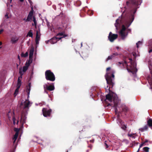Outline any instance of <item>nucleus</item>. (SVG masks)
I'll list each match as a JSON object with an SVG mask.
<instances>
[{"label": "nucleus", "mask_w": 152, "mask_h": 152, "mask_svg": "<svg viewBox=\"0 0 152 152\" xmlns=\"http://www.w3.org/2000/svg\"><path fill=\"white\" fill-rule=\"evenodd\" d=\"M142 0H131L126 2L127 8L123 13L126 12L124 16L122 15L116 20L115 26L117 30L121 28L119 34L122 40H124L129 33H131L132 29L128 28L131 25L134 19V14L137 10L140 7Z\"/></svg>", "instance_id": "obj_1"}, {"label": "nucleus", "mask_w": 152, "mask_h": 152, "mask_svg": "<svg viewBox=\"0 0 152 152\" xmlns=\"http://www.w3.org/2000/svg\"><path fill=\"white\" fill-rule=\"evenodd\" d=\"M104 101L106 103H107V101L111 102V103H107V105L105 107L108 108L107 107L109 108V106H110L114 108L115 111L116 113L118 112L117 107L119 102V100L115 93L112 92H109V93L106 95Z\"/></svg>", "instance_id": "obj_2"}, {"label": "nucleus", "mask_w": 152, "mask_h": 152, "mask_svg": "<svg viewBox=\"0 0 152 152\" xmlns=\"http://www.w3.org/2000/svg\"><path fill=\"white\" fill-rule=\"evenodd\" d=\"M114 72H107L105 75V77L107 81V86L105 87L106 92H112L110 90V88H112L114 83L113 80L114 79Z\"/></svg>", "instance_id": "obj_3"}, {"label": "nucleus", "mask_w": 152, "mask_h": 152, "mask_svg": "<svg viewBox=\"0 0 152 152\" xmlns=\"http://www.w3.org/2000/svg\"><path fill=\"white\" fill-rule=\"evenodd\" d=\"M31 83H29L27 86H26V91L27 92V99H26L25 101L22 100L21 101V104L20 106L21 110L23 111L26 109H28L30 106V102L28 99L29 98V94L31 90Z\"/></svg>", "instance_id": "obj_4"}, {"label": "nucleus", "mask_w": 152, "mask_h": 152, "mask_svg": "<svg viewBox=\"0 0 152 152\" xmlns=\"http://www.w3.org/2000/svg\"><path fill=\"white\" fill-rule=\"evenodd\" d=\"M130 62V65L129 68H127V70L129 72H131L133 76L135 78L137 77L136 73L137 71V69L136 68L137 63L135 61H133L131 58L129 59Z\"/></svg>", "instance_id": "obj_5"}, {"label": "nucleus", "mask_w": 152, "mask_h": 152, "mask_svg": "<svg viewBox=\"0 0 152 152\" xmlns=\"http://www.w3.org/2000/svg\"><path fill=\"white\" fill-rule=\"evenodd\" d=\"M45 78L47 80L54 81L55 80V76L50 70H46L45 72Z\"/></svg>", "instance_id": "obj_6"}, {"label": "nucleus", "mask_w": 152, "mask_h": 152, "mask_svg": "<svg viewBox=\"0 0 152 152\" xmlns=\"http://www.w3.org/2000/svg\"><path fill=\"white\" fill-rule=\"evenodd\" d=\"M97 88L95 87H92L90 90L89 95L90 96L93 98L94 97L98 96L99 95L96 90Z\"/></svg>", "instance_id": "obj_7"}, {"label": "nucleus", "mask_w": 152, "mask_h": 152, "mask_svg": "<svg viewBox=\"0 0 152 152\" xmlns=\"http://www.w3.org/2000/svg\"><path fill=\"white\" fill-rule=\"evenodd\" d=\"M117 123L121 127V128L124 130L125 131L127 128V125L118 117L117 119Z\"/></svg>", "instance_id": "obj_8"}, {"label": "nucleus", "mask_w": 152, "mask_h": 152, "mask_svg": "<svg viewBox=\"0 0 152 152\" xmlns=\"http://www.w3.org/2000/svg\"><path fill=\"white\" fill-rule=\"evenodd\" d=\"M42 112L43 115L45 117H50L52 112V110L50 109L48 110L47 108H43L42 109Z\"/></svg>", "instance_id": "obj_9"}, {"label": "nucleus", "mask_w": 152, "mask_h": 152, "mask_svg": "<svg viewBox=\"0 0 152 152\" xmlns=\"http://www.w3.org/2000/svg\"><path fill=\"white\" fill-rule=\"evenodd\" d=\"M118 37V35L117 34H113L111 32H110L108 36V39L110 42H112L117 38Z\"/></svg>", "instance_id": "obj_10"}, {"label": "nucleus", "mask_w": 152, "mask_h": 152, "mask_svg": "<svg viewBox=\"0 0 152 152\" xmlns=\"http://www.w3.org/2000/svg\"><path fill=\"white\" fill-rule=\"evenodd\" d=\"M44 89H46L47 90L50 91L53 90L55 89V87L53 83L50 85H48L47 84H45L44 85Z\"/></svg>", "instance_id": "obj_11"}, {"label": "nucleus", "mask_w": 152, "mask_h": 152, "mask_svg": "<svg viewBox=\"0 0 152 152\" xmlns=\"http://www.w3.org/2000/svg\"><path fill=\"white\" fill-rule=\"evenodd\" d=\"M40 28L39 27L38 31H37L35 39L36 43L37 45H38L39 43V41L40 37Z\"/></svg>", "instance_id": "obj_12"}, {"label": "nucleus", "mask_w": 152, "mask_h": 152, "mask_svg": "<svg viewBox=\"0 0 152 152\" xmlns=\"http://www.w3.org/2000/svg\"><path fill=\"white\" fill-rule=\"evenodd\" d=\"M31 9L32 10L29 13L26 19V21H28V22L32 20L33 17V8L32 7L31 8Z\"/></svg>", "instance_id": "obj_13"}, {"label": "nucleus", "mask_w": 152, "mask_h": 152, "mask_svg": "<svg viewBox=\"0 0 152 152\" xmlns=\"http://www.w3.org/2000/svg\"><path fill=\"white\" fill-rule=\"evenodd\" d=\"M26 118L27 117L26 115H22L20 120V123L22 124L21 127V128H23V124L26 123Z\"/></svg>", "instance_id": "obj_14"}, {"label": "nucleus", "mask_w": 152, "mask_h": 152, "mask_svg": "<svg viewBox=\"0 0 152 152\" xmlns=\"http://www.w3.org/2000/svg\"><path fill=\"white\" fill-rule=\"evenodd\" d=\"M19 38L16 36H12L11 38V42L12 44H15L18 41Z\"/></svg>", "instance_id": "obj_15"}, {"label": "nucleus", "mask_w": 152, "mask_h": 152, "mask_svg": "<svg viewBox=\"0 0 152 152\" xmlns=\"http://www.w3.org/2000/svg\"><path fill=\"white\" fill-rule=\"evenodd\" d=\"M58 37H53L50 39V42L51 44H54L56 43L58 41Z\"/></svg>", "instance_id": "obj_16"}, {"label": "nucleus", "mask_w": 152, "mask_h": 152, "mask_svg": "<svg viewBox=\"0 0 152 152\" xmlns=\"http://www.w3.org/2000/svg\"><path fill=\"white\" fill-rule=\"evenodd\" d=\"M72 0H65L66 6L67 8L69 10H72V7L70 5Z\"/></svg>", "instance_id": "obj_17"}, {"label": "nucleus", "mask_w": 152, "mask_h": 152, "mask_svg": "<svg viewBox=\"0 0 152 152\" xmlns=\"http://www.w3.org/2000/svg\"><path fill=\"white\" fill-rule=\"evenodd\" d=\"M118 54L117 53H113L112 55L109 56L106 60V61H107L109 60L112 59V58H114L115 56H118Z\"/></svg>", "instance_id": "obj_18"}, {"label": "nucleus", "mask_w": 152, "mask_h": 152, "mask_svg": "<svg viewBox=\"0 0 152 152\" xmlns=\"http://www.w3.org/2000/svg\"><path fill=\"white\" fill-rule=\"evenodd\" d=\"M28 66H27L26 65L24 66L23 68H20L19 69V72H21L22 73L26 72L28 68Z\"/></svg>", "instance_id": "obj_19"}, {"label": "nucleus", "mask_w": 152, "mask_h": 152, "mask_svg": "<svg viewBox=\"0 0 152 152\" xmlns=\"http://www.w3.org/2000/svg\"><path fill=\"white\" fill-rule=\"evenodd\" d=\"M21 85V84H18V83L17 84L16 86L17 88L15 90V91L14 94L15 97L16 96H17V95L18 94L19 92V89H20Z\"/></svg>", "instance_id": "obj_20"}, {"label": "nucleus", "mask_w": 152, "mask_h": 152, "mask_svg": "<svg viewBox=\"0 0 152 152\" xmlns=\"http://www.w3.org/2000/svg\"><path fill=\"white\" fill-rule=\"evenodd\" d=\"M19 73L20 75V76L18 78V81H17V83L18 84H20L21 85V81L20 80V78H22V76L23 74V73L21 72L20 71L19 72Z\"/></svg>", "instance_id": "obj_21"}, {"label": "nucleus", "mask_w": 152, "mask_h": 152, "mask_svg": "<svg viewBox=\"0 0 152 152\" xmlns=\"http://www.w3.org/2000/svg\"><path fill=\"white\" fill-rule=\"evenodd\" d=\"M30 58L29 57V59L26 62L25 65H26L28 66H29L30 64L32 63L33 61V58Z\"/></svg>", "instance_id": "obj_22"}, {"label": "nucleus", "mask_w": 152, "mask_h": 152, "mask_svg": "<svg viewBox=\"0 0 152 152\" xmlns=\"http://www.w3.org/2000/svg\"><path fill=\"white\" fill-rule=\"evenodd\" d=\"M34 48H32L30 50L29 57L31 58H33V56L34 54Z\"/></svg>", "instance_id": "obj_23"}, {"label": "nucleus", "mask_w": 152, "mask_h": 152, "mask_svg": "<svg viewBox=\"0 0 152 152\" xmlns=\"http://www.w3.org/2000/svg\"><path fill=\"white\" fill-rule=\"evenodd\" d=\"M81 4V2L80 0H78L74 2V5L76 7H79Z\"/></svg>", "instance_id": "obj_24"}, {"label": "nucleus", "mask_w": 152, "mask_h": 152, "mask_svg": "<svg viewBox=\"0 0 152 152\" xmlns=\"http://www.w3.org/2000/svg\"><path fill=\"white\" fill-rule=\"evenodd\" d=\"M7 21V19H5L3 20L1 24L0 25V28H2L3 26H5L7 25V24L6 21Z\"/></svg>", "instance_id": "obj_25"}, {"label": "nucleus", "mask_w": 152, "mask_h": 152, "mask_svg": "<svg viewBox=\"0 0 152 152\" xmlns=\"http://www.w3.org/2000/svg\"><path fill=\"white\" fill-rule=\"evenodd\" d=\"M148 129V125H147L144 127L139 129V130H140L141 132H143L145 131H147Z\"/></svg>", "instance_id": "obj_26"}, {"label": "nucleus", "mask_w": 152, "mask_h": 152, "mask_svg": "<svg viewBox=\"0 0 152 152\" xmlns=\"http://www.w3.org/2000/svg\"><path fill=\"white\" fill-rule=\"evenodd\" d=\"M148 125L149 127H152V119L150 118L147 121Z\"/></svg>", "instance_id": "obj_27"}, {"label": "nucleus", "mask_w": 152, "mask_h": 152, "mask_svg": "<svg viewBox=\"0 0 152 152\" xmlns=\"http://www.w3.org/2000/svg\"><path fill=\"white\" fill-rule=\"evenodd\" d=\"M33 36V34L32 31L31 30H30L28 32L27 34V36H28L30 37H32Z\"/></svg>", "instance_id": "obj_28"}, {"label": "nucleus", "mask_w": 152, "mask_h": 152, "mask_svg": "<svg viewBox=\"0 0 152 152\" xmlns=\"http://www.w3.org/2000/svg\"><path fill=\"white\" fill-rule=\"evenodd\" d=\"M148 45L149 48H152V39H151L148 41Z\"/></svg>", "instance_id": "obj_29"}, {"label": "nucleus", "mask_w": 152, "mask_h": 152, "mask_svg": "<svg viewBox=\"0 0 152 152\" xmlns=\"http://www.w3.org/2000/svg\"><path fill=\"white\" fill-rule=\"evenodd\" d=\"M18 134H15L13 138H12V139L13 140V143L14 144L15 143V142L17 138H18Z\"/></svg>", "instance_id": "obj_30"}, {"label": "nucleus", "mask_w": 152, "mask_h": 152, "mask_svg": "<svg viewBox=\"0 0 152 152\" xmlns=\"http://www.w3.org/2000/svg\"><path fill=\"white\" fill-rule=\"evenodd\" d=\"M33 21L34 22V24L33 23H32V26H34V25L36 28L37 25V22L36 20V18L34 16H33Z\"/></svg>", "instance_id": "obj_31"}, {"label": "nucleus", "mask_w": 152, "mask_h": 152, "mask_svg": "<svg viewBox=\"0 0 152 152\" xmlns=\"http://www.w3.org/2000/svg\"><path fill=\"white\" fill-rule=\"evenodd\" d=\"M28 55V53L27 52H26L25 53H22L21 54V56L22 57L25 58L27 57Z\"/></svg>", "instance_id": "obj_32"}, {"label": "nucleus", "mask_w": 152, "mask_h": 152, "mask_svg": "<svg viewBox=\"0 0 152 152\" xmlns=\"http://www.w3.org/2000/svg\"><path fill=\"white\" fill-rule=\"evenodd\" d=\"M134 135H136V133H132V134H128V136L132 137L133 139H135L136 138V136H133Z\"/></svg>", "instance_id": "obj_33"}, {"label": "nucleus", "mask_w": 152, "mask_h": 152, "mask_svg": "<svg viewBox=\"0 0 152 152\" xmlns=\"http://www.w3.org/2000/svg\"><path fill=\"white\" fill-rule=\"evenodd\" d=\"M142 43V42L141 41H138L136 43V45L137 47L138 48L139 47V45H141Z\"/></svg>", "instance_id": "obj_34"}, {"label": "nucleus", "mask_w": 152, "mask_h": 152, "mask_svg": "<svg viewBox=\"0 0 152 152\" xmlns=\"http://www.w3.org/2000/svg\"><path fill=\"white\" fill-rule=\"evenodd\" d=\"M149 148L147 147H145L143 148V152H148Z\"/></svg>", "instance_id": "obj_35"}, {"label": "nucleus", "mask_w": 152, "mask_h": 152, "mask_svg": "<svg viewBox=\"0 0 152 152\" xmlns=\"http://www.w3.org/2000/svg\"><path fill=\"white\" fill-rule=\"evenodd\" d=\"M39 144H41L42 145H44L43 147H44L45 146H46L48 145L49 143L48 142H43L42 143H38Z\"/></svg>", "instance_id": "obj_36"}, {"label": "nucleus", "mask_w": 152, "mask_h": 152, "mask_svg": "<svg viewBox=\"0 0 152 152\" xmlns=\"http://www.w3.org/2000/svg\"><path fill=\"white\" fill-rule=\"evenodd\" d=\"M14 130L16 132L15 134H17L18 135L19 131V129L18 128H14Z\"/></svg>", "instance_id": "obj_37"}, {"label": "nucleus", "mask_w": 152, "mask_h": 152, "mask_svg": "<svg viewBox=\"0 0 152 152\" xmlns=\"http://www.w3.org/2000/svg\"><path fill=\"white\" fill-rule=\"evenodd\" d=\"M87 13L89 15H92L93 14V12L89 10L88 11Z\"/></svg>", "instance_id": "obj_38"}, {"label": "nucleus", "mask_w": 152, "mask_h": 152, "mask_svg": "<svg viewBox=\"0 0 152 152\" xmlns=\"http://www.w3.org/2000/svg\"><path fill=\"white\" fill-rule=\"evenodd\" d=\"M67 36V35L63 34V35L61 37H59L58 40H59L61 39L62 38H65Z\"/></svg>", "instance_id": "obj_39"}, {"label": "nucleus", "mask_w": 152, "mask_h": 152, "mask_svg": "<svg viewBox=\"0 0 152 152\" xmlns=\"http://www.w3.org/2000/svg\"><path fill=\"white\" fill-rule=\"evenodd\" d=\"M64 32H60V33H58L57 34V36H62L63 35V34H64Z\"/></svg>", "instance_id": "obj_40"}, {"label": "nucleus", "mask_w": 152, "mask_h": 152, "mask_svg": "<svg viewBox=\"0 0 152 152\" xmlns=\"http://www.w3.org/2000/svg\"><path fill=\"white\" fill-rule=\"evenodd\" d=\"M104 146L105 147V148L106 149H107L108 148L109 146L106 143V141H105V142L104 144Z\"/></svg>", "instance_id": "obj_41"}, {"label": "nucleus", "mask_w": 152, "mask_h": 152, "mask_svg": "<svg viewBox=\"0 0 152 152\" xmlns=\"http://www.w3.org/2000/svg\"><path fill=\"white\" fill-rule=\"evenodd\" d=\"M46 20L47 22V25L48 27H50V23L48 22L47 20V19H46Z\"/></svg>", "instance_id": "obj_42"}, {"label": "nucleus", "mask_w": 152, "mask_h": 152, "mask_svg": "<svg viewBox=\"0 0 152 152\" xmlns=\"http://www.w3.org/2000/svg\"><path fill=\"white\" fill-rule=\"evenodd\" d=\"M48 29L50 30L51 31H53V27L52 26H50V27H48Z\"/></svg>", "instance_id": "obj_43"}, {"label": "nucleus", "mask_w": 152, "mask_h": 152, "mask_svg": "<svg viewBox=\"0 0 152 152\" xmlns=\"http://www.w3.org/2000/svg\"><path fill=\"white\" fill-rule=\"evenodd\" d=\"M5 16L6 18L7 19L9 18V17L7 13L5 15Z\"/></svg>", "instance_id": "obj_44"}, {"label": "nucleus", "mask_w": 152, "mask_h": 152, "mask_svg": "<svg viewBox=\"0 0 152 152\" xmlns=\"http://www.w3.org/2000/svg\"><path fill=\"white\" fill-rule=\"evenodd\" d=\"M53 9H54L55 10H56V6L55 5H53Z\"/></svg>", "instance_id": "obj_45"}, {"label": "nucleus", "mask_w": 152, "mask_h": 152, "mask_svg": "<svg viewBox=\"0 0 152 152\" xmlns=\"http://www.w3.org/2000/svg\"><path fill=\"white\" fill-rule=\"evenodd\" d=\"M132 55H133V56H134L135 58L136 57V53H132Z\"/></svg>", "instance_id": "obj_46"}, {"label": "nucleus", "mask_w": 152, "mask_h": 152, "mask_svg": "<svg viewBox=\"0 0 152 152\" xmlns=\"http://www.w3.org/2000/svg\"><path fill=\"white\" fill-rule=\"evenodd\" d=\"M28 1L29 2V3L31 5L32 4H33V3L32 2V1H31V0H28Z\"/></svg>", "instance_id": "obj_47"}, {"label": "nucleus", "mask_w": 152, "mask_h": 152, "mask_svg": "<svg viewBox=\"0 0 152 152\" xmlns=\"http://www.w3.org/2000/svg\"><path fill=\"white\" fill-rule=\"evenodd\" d=\"M148 140H147V139H145V141H144V143L145 144L147 142H148Z\"/></svg>", "instance_id": "obj_48"}, {"label": "nucleus", "mask_w": 152, "mask_h": 152, "mask_svg": "<svg viewBox=\"0 0 152 152\" xmlns=\"http://www.w3.org/2000/svg\"><path fill=\"white\" fill-rule=\"evenodd\" d=\"M4 30L3 29H1L0 30V34H1L4 31Z\"/></svg>", "instance_id": "obj_49"}, {"label": "nucleus", "mask_w": 152, "mask_h": 152, "mask_svg": "<svg viewBox=\"0 0 152 152\" xmlns=\"http://www.w3.org/2000/svg\"><path fill=\"white\" fill-rule=\"evenodd\" d=\"M94 139L92 140H90V142L91 143H93L94 142Z\"/></svg>", "instance_id": "obj_50"}, {"label": "nucleus", "mask_w": 152, "mask_h": 152, "mask_svg": "<svg viewBox=\"0 0 152 152\" xmlns=\"http://www.w3.org/2000/svg\"><path fill=\"white\" fill-rule=\"evenodd\" d=\"M144 144V143H142L141 144L140 146V148H141V147H142V146L143 145V144Z\"/></svg>", "instance_id": "obj_51"}, {"label": "nucleus", "mask_w": 152, "mask_h": 152, "mask_svg": "<svg viewBox=\"0 0 152 152\" xmlns=\"http://www.w3.org/2000/svg\"><path fill=\"white\" fill-rule=\"evenodd\" d=\"M110 67H108L107 68L106 70L107 71L109 70H110Z\"/></svg>", "instance_id": "obj_52"}, {"label": "nucleus", "mask_w": 152, "mask_h": 152, "mask_svg": "<svg viewBox=\"0 0 152 152\" xmlns=\"http://www.w3.org/2000/svg\"><path fill=\"white\" fill-rule=\"evenodd\" d=\"M12 120H13V121H15L16 119L14 117L12 118Z\"/></svg>", "instance_id": "obj_53"}, {"label": "nucleus", "mask_w": 152, "mask_h": 152, "mask_svg": "<svg viewBox=\"0 0 152 152\" xmlns=\"http://www.w3.org/2000/svg\"><path fill=\"white\" fill-rule=\"evenodd\" d=\"M45 89L44 92L48 94V92L46 90V89Z\"/></svg>", "instance_id": "obj_54"}, {"label": "nucleus", "mask_w": 152, "mask_h": 152, "mask_svg": "<svg viewBox=\"0 0 152 152\" xmlns=\"http://www.w3.org/2000/svg\"><path fill=\"white\" fill-rule=\"evenodd\" d=\"M50 42V40H48V41H45V43H46V44H48V43L49 42Z\"/></svg>", "instance_id": "obj_55"}, {"label": "nucleus", "mask_w": 152, "mask_h": 152, "mask_svg": "<svg viewBox=\"0 0 152 152\" xmlns=\"http://www.w3.org/2000/svg\"><path fill=\"white\" fill-rule=\"evenodd\" d=\"M33 69H34V66H33V68H32V72H31L32 75H33Z\"/></svg>", "instance_id": "obj_56"}, {"label": "nucleus", "mask_w": 152, "mask_h": 152, "mask_svg": "<svg viewBox=\"0 0 152 152\" xmlns=\"http://www.w3.org/2000/svg\"><path fill=\"white\" fill-rule=\"evenodd\" d=\"M75 50L76 53H78L79 54H80V53L78 51H77L76 50V49H75Z\"/></svg>", "instance_id": "obj_57"}, {"label": "nucleus", "mask_w": 152, "mask_h": 152, "mask_svg": "<svg viewBox=\"0 0 152 152\" xmlns=\"http://www.w3.org/2000/svg\"><path fill=\"white\" fill-rule=\"evenodd\" d=\"M148 52L149 53H150L151 52H152V49L149 50L148 51Z\"/></svg>", "instance_id": "obj_58"}, {"label": "nucleus", "mask_w": 152, "mask_h": 152, "mask_svg": "<svg viewBox=\"0 0 152 152\" xmlns=\"http://www.w3.org/2000/svg\"><path fill=\"white\" fill-rule=\"evenodd\" d=\"M18 59H19V60L20 61V56L19 55H18Z\"/></svg>", "instance_id": "obj_59"}, {"label": "nucleus", "mask_w": 152, "mask_h": 152, "mask_svg": "<svg viewBox=\"0 0 152 152\" xmlns=\"http://www.w3.org/2000/svg\"><path fill=\"white\" fill-rule=\"evenodd\" d=\"M76 39H73L72 40V42H74L75 41Z\"/></svg>", "instance_id": "obj_60"}, {"label": "nucleus", "mask_w": 152, "mask_h": 152, "mask_svg": "<svg viewBox=\"0 0 152 152\" xmlns=\"http://www.w3.org/2000/svg\"><path fill=\"white\" fill-rule=\"evenodd\" d=\"M23 20H24L26 22H28V21H27L26 20V18H24L23 19Z\"/></svg>", "instance_id": "obj_61"}, {"label": "nucleus", "mask_w": 152, "mask_h": 152, "mask_svg": "<svg viewBox=\"0 0 152 152\" xmlns=\"http://www.w3.org/2000/svg\"><path fill=\"white\" fill-rule=\"evenodd\" d=\"M150 86H151V87L150 88L151 89L152 91V83H151L150 84Z\"/></svg>", "instance_id": "obj_62"}, {"label": "nucleus", "mask_w": 152, "mask_h": 152, "mask_svg": "<svg viewBox=\"0 0 152 152\" xmlns=\"http://www.w3.org/2000/svg\"><path fill=\"white\" fill-rule=\"evenodd\" d=\"M12 0H8V2L10 3H11Z\"/></svg>", "instance_id": "obj_63"}, {"label": "nucleus", "mask_w": 152, "mask_h": 152, "mask_svg": "<svg viewBox=\"0 0 152 152\" xmlns=\"http://www.w3.org/2000/svg\"><path fill=\"white\" fill-rule=\"evenodd\" d=\"M60 5L61 4H59L58 6V7L60 9Z\"/></svg>", "instance_id": "obj_64"}]
</instances>
